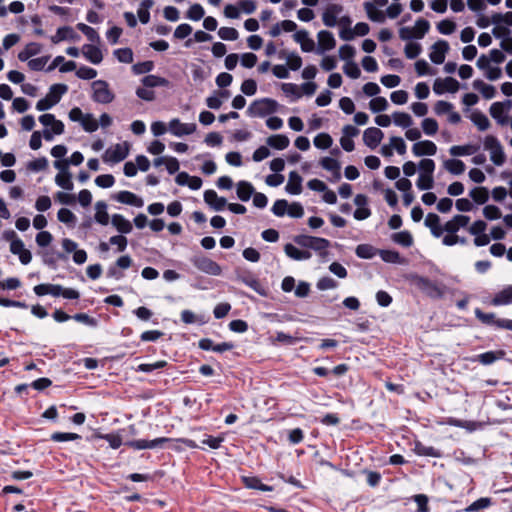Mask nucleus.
Returning a JSON list of instances; mask_svg holds the SVG:
<instances>
[{"label": "nucleus", "mask_w": 512, "mask_h": 512, "mask_svg": "<svg viewBox=\"0 0 512 512\" xmlns=\"http://www.w3.org/2000/svg\"><path fill=\"white\" fill-rule=\"evenodd\" d=\"M81 125L83 129L89 133L95 132L99 128L98 121L90 113L85 114V117L81 122Z\"/></svg>", "instance_id": "54"}, {"label": "nucleus", "mask_w": 512, "mask_h": 512, "mask_svg": "<svg viewBox=\"0 0 512 512\" xmlns=\"http://www.w3.org/2000/svg\"><path fill=\"white\" fill-rule=\"evenodd\" d=\"M195 123H182L179 119L175 118L169 122L170 132L177 136L182 137L184 135H190L196 131Z\"/></svg>", "instance_id": "14"}, {"label": "nucleus", "mask_w": 512, "mask_h": 512, "mask_svg": "<svg viewBox=\"0 0 512 512\" xmlns=\"http://www.w3.org/2000/svg\"><path fill=\"white\" fill-rule=\"evenodd\" d=\"M469 221V216L458 214L444 224V229L449 234H456L460 228L466 227Z\"/></svg>", "instance_id": "19"}, {"label": "nucleus", "mask_w": 512, "mask_h": 512, "mask_svg": "<svg viewBox=\"0 0 512 512\" xmlns=\"http://www.w3.org/2000/svg\"><path fill=\"white\" fill-rule=\"evenodd\" d=\"M190 261L199 271L205 274L219 276L222 273L221 266L204 255H195Z\"/></svg>", "instance_id": "6"}, {"label": "nucleus", "mask_w": 512, "mask_h": 512, "mask_svg": "<svg viewBox=\"0 0 512 512\" xmlns=\"http://www.w3.org/2000/svg\"><path fill=\"white\" fill-rule=\"evenodd\" d=\"M491 505V499L487 497H482L474 501L467 508V512H478L482 509H485Z\"/></svg>", "instance_id": "59"}, {"label": "nucleus", "mask_w": 512, "mask_h": 512, "mask_svg": "<svg viewBox=\"0 0 512 512\" xmlns=\"http://www.w3.org/2000/svg\"><path fill=\"white\" fill-rule=\"evenodd\" d=\"M413 29L417 34L416 39H422L428 33L430 29V23L424 18H419L416 21L415 27Z\"/></svg>", "instance_id": "52"}, {"label": "nucleus", "mask_w": 512, "mask_h": 512, "mask_svg": "<svg viewBox=\"0 0 512 512\" xmlns=\"http://www.w3.org/2000/svg\"><path fill=\"white\" fill-rule=\"evenodd\" d=\"M50 439L54 442H65V441H74L81 439V436L76 433H68V432H54Z\"/></svg>", "instance_id": "55"}, {"label": "nucleus", "mask_w": 512, "mask_h": 512, "mask_svg": "<svg viewBox=\"0 0 512 512\" xmlns=\"http://www.w3.org/2000/svg\"><path fill=\"white\" fill-rule=\"evenodd\" d=\"M476 318L485 325H492L497 328L507 329L505 322H511V319H497L494 313H486L483 312L480 308H476L475 311Z\"/></svg>", "instance_id": "13"}, {"label": "nucleus", "mask_w": 512, "mask_h": 512, "mask_svg": "<svg viewBox=\"0 0 512 512\" xmlns=\"http://www.w3.org/2000/svg\"><path fill=\"white\" fill-rule=\"evenodd\" d=\"M343 71L348 77L352 79H357L361 75V70L358 64L354 61L346 62V64L343 66Z\"/></svg>", "instance_id": "58"}, {"label": "nucleus", "mask_w": 512, "mask_h": 512, "mask_svg": "<svg viewBox=\"0 0 512 512\" xmlns=\"http://www.w3.org/2000/svg\"><path fill=\"white\" fill-rule=\"evenodd\" d=\"M242 482L246 488L256 489L264 492L273 491V486L263 484L256 476H243Z\"/></svg>", "instance_id": "26"}, {"label": "nucleus", "mask_w": 512, "mask_h": 512, "mask_svg": "<svg viewBox=\"0 0 512 512\" xmlns=\"http://www.w3.org/2000/svg\"><path fill=\"white\" fill-rule=\"evenodd\" d=\"M410 283L419 289L422 293L432 299H441L445 295V285L433 281L427 277L411 274L409 277Z\"/></svg>", "instance_id": "1"}, {"label": "nucleus", "mask_w": 512, "mask_h": 512, "mask_svg": "<svg viewBox=\"0 0 512 512\" xmlns=\"http://www.w3.org/2000/svg\"><path fill=\"white\" fill-rule=\"evenodd\" d=\"M111 223L120 233L123 234H128L133 229L131 222L121 214L112 215Z\"/></svg>", "instance_id": "30"}, {"label": "nucleus", "mask_w": 512, "mask_h": 512, "mask_svg": "<svg viewBox=\"0 0 512 512\" xmlns=\"http://www.w3.org/2000/svg\"><path fill=\"white\" fill-rule=\"evenodd\" d=\"M95 221L101 225H107L109 223V215L107 213V204L104 201H98L95 204Z\"/></svg>", "instance_id": "41"}, {"label": "nucleus", "mask_w": 512, "mask_h": 512, "mask_svg": "<svg viewBox=\"0 0 512 512\" xmlns=\"http://www.w3.org/2000/svg\"><path fill=\"white\" fill-rule=\"evenodd\" d=\"M392 117L394 124L404 129L409 128L413 124L412 117L406 112H394Z\"/></svg>", "instance_id": "45"}, {"label": "nucleus", "mask_w": 512, "mask_h": 512, "mask_svg": "<svg viewBox=\"0 0 512 512\" xmlns=\"http://www.w3.org/2000/svg\"><path fill=\"white\" fill-rule=\"evenodd\" d=\"M68 91L66 84H53L50 86L49 93L46 97L40 99L36 103V109L38 111H46L56 105L62 98V96Z\"/></svg>", "instance_id": "3"}, {"label": "nucleus", "mask_w": 512, "mask_h": 512, "mask_svg": "<svg viewBox=\"0 0 512 512\" xmlns=\"http://www.w3.org/2000/svg\"><path fill=\"white\" fill-rule=\"evenodd\" d=\"M445 169L453 174V175H460L465 171V164L462 160L459 159H449L444 162Z\"/></svg>", "instance_id": "42"}, {"label": "nucleus", "mask_w": 512, "mask_h": 512, "mask_svg": "<svg viewBox=\"0 0 512 512\" xmlns=\"http://www.w3.org/2000/svg\"><path fill=\"white\" fill-rule=\"evenodd\" d=\"M492 306H502L512 304V285H509L497 292L490 301Z\"/></svg>", "instance_id": "25"}, {"label": "nucleus", "mask_w": 512, "mask_h": 512, "mask_svg": "<svg viewBox=\"0 0 512 512\" xmlns=\"http://www.w3.org/2000/svg\"><path fill=\"white\" fill-rule=\"evenodd\" d=\"M412 152L417 157L424 155L433 156L437 152V146L430 140H424L415 143L412 147Z\"/></svg>", "instance_id": "21"}, {"label": "nucleus", "mask_w": 512, "mask_h": 512, "mask_svg": "<svg viewBox=\"0 0 512 512\" xmlns=\"http://www.w3.org/2000/svg\"><path fill=\"white\" fill-rule=\"evenodd\" d=\"M473 88L479 91L485 99H492L496 95L495 87L477 79L473 82Z\"/></svg>", "instance_id": "32"}, {"label": "nucleus", "mask_w": 512, "mask_h": 512, "mask_svg": "<svg viewBox=\"0 0 512 512\" xmlns=\"http://www.w3.org/2000/svg\"><path fill=\"white\" fill-rule=\"evenodd\" d=\"M113 198L122 204L135 206L137 208H141L144 205L143 199L130 191H120L115 194Z\"/></svg>", "instance_id": "18"}, {"label": "nucleus", "mask_w": 512, "mask_h": 512, "mask_svg": "<svg viewBox=\"0 0 512 512\" xmlns=\"http://www.w3.org/2000/svg\"><path fill=\"white\" fill-rule=\"evenodd\" d=\"M313 142L318 149H328L331 147L333 139L328 133H320L314 138Z\"/></svg>", "instance_id": "50"}, {"label": "nucleus", "mask_w": 512, "mask_h": 512, "mask_svg": "<svg viewBox=\"0 0 512 512\" xmlns=\"http://www.w3.org/2000/svg\"><path fill=\"white\" fill-rule=\"evenodd\" d=\"M471 121L480 131H485L490 127V121L487 116L481 111H474L471 114Z\"/></svg>", "instance_id": "43"}, {"label": "nucleus", "mask_w": 512, "mask_h": 512, "mask_svg": "<svg viewBox=\"0 0 512 512\" xmlns=\"http://www.w3.org/2000/svg\"><path fill=\"white\" fill-rule=\"evenodd\" d=\"M438 128H439L438 123L433 118H425L422 121V129H423L424 133L429 136L435 135L438 131Z\"/></svg>", "instance_id": "62"}, {"label": "nucleus", "mask_w": 512, "mask_h": 512, "mask_svg": "<svg viewBox=\"0 0 512 512\" xmlns=\"http://www.w3.org/2000/svg\"><path fill=\"white\" fill-rule=\"evenodd\" d=\"M414 451L419 456L439 458L442 455L439 450L435 449L432 446H426L419 441L415 443Z\"/></svg>", "instance_id": "38"}, {"label": "nucleus", "mask_w": 512, "mask_h": 512, "mask_svg": "<svg viewBox=\"0 0 512 512\" xmlns=\"http://www.w3.org/2000/svg\"><path fill=\"white\" fill-rule=\"evenodd\" d=\"M129 154V144L124 142L123 144H116L113 147L108 148L102 156L105 163H119L127 158Z\"/></svg>", "instance_id": "7"}, {"label": "nucleus", "mask_w": 512, "mask_h": 512, "mask_svg": "<svg viewBox=\"0 0 512 512\" xmlns=\"http://www.w3.org/2000/svg\"><path fill=\"white\" fill-rule=\"evenodd\" d=\"M279 58H286L288 68L293 71H297L302 66V58L296 53H288L285 50H281L279 52Z\"/></svg>", "instance_id": "33"}, {"label": "nucleus", "mask_w": 512, "mask_h": 512, "mask_svg": "<svg viewBox=\"0 0 512 512\" xmlns=\"http://www.w3.org/2000/svg\"><path fill=\"white\" fill-rule=\"evenodd\" d=\"M329 246H330V241L329 240H327L325 238L315 237L314 236V239L312 241L311 249L320 252V254L322 256H324V255L327 254V252H325L324 250H326Z\"/></svg>", "instance_id": "61"}, {"label": "nucleus", "mask_w": 512, "mask_h": 512, "mask_svg": "<svg viewBox=\"0 0 512 512\" xmlns=\"http://www.w3.org/2000/svg\"><path fill=\"white\" fill-rule=\"evenodd\" d=\"M79 39L80 36L77 33H75L73 28L70 26L59 27L56 31V34L51 37V41L54 44H57L64 40L76 41Z\"/></svg>", "instance_id": "22"}, {"label": "nucleus", "mask_w": 512, "mask_h": 512, "mask_svg": "<svg viewBox=\"0 0 512 512\" xmlns=\"http://www.w3.org/2000/svg\"><path fill=\"white\" fill-rule=\"evenodd\" d=\"M460 88L459 82L453 77H446L444 79L437 78L433 84V91L437 95H442L445 92L456 93Z\"/></svg>", "instance_id": "9"}, {"label": "nucleus", "mask_w": 512, "mask_h": 512, "mask_svg": "<svg viewBox=\"0 0 512 512\" xmlns=\"http://www.w3.org/2000/svg\"><path fill=\"white\" fill-rule=\"evenodd\" d=\"M302 177L296 171L289 173L288 183L285 187L287 193L291 195H298L302 192Z\"/></svg>", "instance_id": "24"}, {"label": "nucleus", "mask_w": 512, "mask_h": 512, "mask_svg": "<svg viewBox=\"0 0 512 512\" xmlns=\"http://www.w3.org/2000/svg\"><path fill=\"white\" fill-rule=\"evenodd\" d=\"M318 47L317 54H324L326 51L332 50L336 46V40L332 32L328 30H321L318 32Z\"/></svg>", "instance_id": "11"}, {"label": "nucleus", "mask_w": 512, "mask_h": 512, "mask_svg": "<svg viewBox=\"0 0 512 512\" xmlns=\"http://www.w3.org/2000/svg\"><path fill=\"white\" fill-rule=\"evenodd\" d=\"M266 143L274 149L284 150L289 146L290 140L284 134H276L268 137Z\"/></svg>", "instance_id": "31"}, {"label": "nucleus", "mask_w": 512, "mask_h": 512, "mask_svg": "<svg viewBox=\"0 0 512 512\" xmlns=\"http://www.w3.org/2000/svg\"><path fill=\"white\" fill-rule=\"evenodd\" d=\"M42 51V45L36 42L28 43L25 48L18 53V59L21 62L29 61L31 57L38 55Z\"/></svg>", "instance_id": "27"}, {"label": "nucleus", "mask_w": 512, "mask_h": 512, "mask_svg": "<svg viewBox=\"0 0 512 512\" xmlns=\"http://www.w3.org/2000/svg\"><path fill=\"white\" fill-rule=\"evenodd\" d=\"M404 52L408 59H415L422 52V46L419 43L410 42L405 45Z\"/></svg>", "instance_id": "60"}, {"label": "nucleus", "mask_w": 512, "mask_h": 512, "mask_svg": "<svg viewBox=\"0 0 512 512\" xmlns=\"http://www.w3.org/2000/svg\"><path fill=\"white\" fill-rule=\"evenodd\" d=\"M171 439L167 437H160L155 438L153 440H145V439H139V440H131L125 443L126 446L131 447L136 450H142V449H154V448H161L163 445L167 442H170Z\"/></svg>", "instance_id": "10"}, {"label": "nucleus", "mask_w": 512, "mask_h": 512, "mask_svg": "<svg viewBox=\"0 0 512 512\" xmlns=\"http://www.w3.org/2000/svg\"><path fill=\"white\" fill-rule=\"evenodd\" d=\"M364 8L367 13L368 18L377 23H383L386 19V15L383 11L377 10L375 5L372 2H365Z\"/></svg>", "instance_id": "35"}, {"label": "nucleus", "mask_w": 512, "mask_h": 512, "mask_svg": "<svg viewBox=\"0 0 512 512\" xmlns=\"http://www.w3.org/2000/svg\"><path fill=\"white\" fill-rule=\"evenodd\" d=\"M379 249H376L371 244H359L355 249V254L361 259H372L378 254Z\"/></svg>", "instance_id": "39"}, {"label": "nucleus", "mask_w": 512, "mask_h": 512, "mask_svg": "<svg viewBox=\"0 0 512 512\" xmlns=\"http://www.w3.org/2000/svg\"><path fill=\"white\" fill-rule=\"evenodd\" d=\"M113 54L121 63L130 64L133 62V51L131 48H119L114 50Z\"/></svg>", "instance_id": "49"}, {"label": "nucleus", "mask_w": 512, "mask_h": 512, "mask_svg": "<svg viewBox=\"0 0 512 512\" xmlns=\"http://www.w3.org/2000/svg\"><path fill=\"white\" fill-rule=\"evenodd\" d=\"M298 342V338L284 332H277L275 338H271V343L276 345L277 343L283 345H294Z\"/></svg>", "instance_id": "48"}, {"label": "nucleus", "mask_w": 512, "mask_h": 512, "mask_svg": "<svg viewBox=\"0 0 512 512\" xmlns=\"http://www.w3.org/2000/svg\"><path fill=\"white\" fill-rule=\"evenodd\" d=\"M205 11L200 4H193L187 11V18L193 21H199L204 17Z\"/></svg>", "instance_id": "63"}, {"label": "nucleus", "mask_w": 512, "mask_h": 512, "mask_svg": "<svg viewBox=\"0 0 512 512\" xmlns=\"http://www.w3.org/2000/svg\"><path fill=\"white\" fill-rule=\"evenodd\" d=\"M93 94L92 100L96 103L100 104H109L111 103L115 95L109 89V84L105 80H95L91 84Z\"/></svg>", "instance_id": "5"}, {"label": "nucleus", "mask_w": 512, "mask_h": 512, "mask_svg": "<svg viewBox=\"0 0 512 512\" xmlns=\"http://www.w3.org/2000/svg\"><path fill=\"white\" fill-rule=\"evenodd\" d=\"M236 280L250 287L261 296L267 295L266 288L250 271H236Z\"/></svg>", "instance_id": "8"}, {"label": "nucleus", "mask_w": 512, "mask_h": 512, "mask_svg": "<svg viewBox=\"0 0 512 512\" xmlns=\"http://www.w3.org/2000/svg\"><path fill=\"white\" fill-rule=\"evenodd\" d=\"M479 148H480L479 145H472V144H467V145H463V146L455 145L449 149V153L452 156L473 155L479 150Z\"/></svg>", "instance_id": "36"}, {"label": "nucleus", "mask_w": 512, "mask_h": 512, "mask_svg": "<svg viewBox=\"0 0 512 512\" xmlns=\"http://www.w3.org/2000/svg\"><path fill=\"white\" fill-rule=\"evenodd\" d=\"M218 35L222 40L225 41H235L239 37L238 31L232 27H221L218 30Z\"/></svg>", "instance_id": "56"}, {"label": "nucleus", "mask_w": 512, "mask_h": 512, "mask_svg": "<svg viewBox=\"0 0 512 512\" xmlns=\"http://www.w3.org/2000/svg\"><path fill=\"white\" fill-rule=\"evenodd\" d=\"M82 53H83L84 57L92 64H95V65L100 64L103 60V54H102L100 48H98L95 45H92V44L83 45Z\"/></svg>", "instance_id": "23"}, {"label": "nucleus", "mask_w": 512, "mask_h": 512, "mask_svg": "<svg viewBox=\"0 0 512 512\" xmlns=\"http://www.w3.org/2000/svg\"><path fill=\"white\" fill-rule=\"evenodd\" d=\"M153 69H154V62L150 61V60L138 62L132 66V71L136 75H141V74L151 72Z\"/></svg>", "instance_id": "57"}, {"label": "nucleus", "mask_w": 512, "mask_h": 512, "mask_svg": "<svg viewBox=\"0 0 512 512\" xmlns=\"http://www.w3.org/2000/svg\"><path fill=\"white\" fill-rule=\"evenodd\" d=\"M391 239L394 243L406 248L411 247L414 243L412 234L407 230L393 233Z\"/></svg>", "instance_id": "34"}, {"label": "nucleus", "mask_w": 512, "mask_h": 512, "mask_svg": "<svg viewBox=\"0 0 512 512\" xmlns=\"http://www.w3.org/2000/svg\"><path fill=\"white\" fill-rule=\"evenodd\" d=\"M388 105V101L384 97H375L369 102V108L373 113L386 110Z\"/></svg>", "instance_id": "53"}, {"label": "nucleus", "mask_w": 512, "mask_h": 512, "mask_svg": "<svg viewBox=\"0 0 512 512\" xmlns=\"http://www.w3.org/2000/svg\"><path fill=\"white\" fill-rule=\"evenodd\" d=\"M57 218L60 222L62 223H65L67 225H72L74 226L75 223H76V216L74 215L73 212H71L69 209L67 208H61L58 213H57Z\"/></svg>", "instance_id": "51"}, {"label": "nucleus", "mask_w": 512, "mask_h": 512, "mask_svg": "<svg viewBox=\"0 0 512 512\" xmlns=\"http://www.w3.org/2000/svg\"><path fill=\"white\" fill-rule=\"evenodd\" d=\"M72 175L70 172H67V173H58L55 177V183L65 189V190H68V191H71L73 190L74 188V185H73V182H72Z\"/></svg>", "instance_id": "47"}, {"label": "nucleus", "mask_w": 512, "mask_h": 512, "mask_svg": "<svg viewBox=\"0 0 512 512\" xmlns=\"http://www.w3.org/2000/svg\"><path fill=\"white\" fill-rule=\"evenodd\" d=\"M279 103L272 98H262L253 101L247 109L250 117H265L277 112Z\"/></svg>", "instance_id": "2"}, {"label": "nucleus", "mask_w": 512, "mask_h": 512, "mask_svg": "<svg viewBox=\"0 0 512 512\" xmlns=\"http://www.w3.org/2000/svg\"><path fill=\"white\" fill-rule=\"evenodd\" d=\"M284 251L289 258L297 261L308 260L312 256L311 252L308 250H299L290 243L284 246Z\"/></svg>", "instance_id": "28"}, {"label": "nucleus", "mask_w": 512, "mask_h": 512, "mask_svg": "<svg viewBox=\"0 0 512 512\" xmlns=\"http://www.w3.org/2000/svg\"><path fill=\"white\" fill-rule=\"evenodd\" d=\"M383 137L384 133L382 130L376 127H369L363 133V141L371 149H375Z\"/></svg>", "instance_id": "16"}, {"label": "nucleus", "mask_w": 512, "mask_h": 512, "mask_svg": "<svg viewBox=\"0 0 512 512\" xmlns=\"http://www.w3.org/2000/svg\"><path fill=\"white\" fill-rule=\"evenodd\" d=\"M254 191L253 185L248 181L242 180L237 183V197L243 202L249 201Z\"/></svg>", "instance_id": "29"}, {"label": "nucleus", "mask_w": 512, "mask_h": 512, "mask_svg": "<svg viewBox=\"0 0 512 512\" xmlns=\"http://www.w3.org/2000/svg\"><path fill=\"white\" fill-rule=\"evenodd\" d=\"M343 11V6L340 4H329L322 14V21L327 27H334L337 25V16Z\"/></svg>", "instance_id": "15"}, {"label": "nucleus", "mask_w": 512, "mask_h": 512, "mask_svg": "<svg viewBox=\"0 0 512 512\" xmlns=\"http://www.w3.org/2000/svg\"><path fill=\"white\" fill-rule=\"evenodd\" d=\"M141 81L147 88L165 87L169 84V81L166 78L152 74L143 77Z\"/></svg>", "instance_id": "40"}, {"label": "nucleus", "mask_w": 512, "mask_h": 512, "mask_svg": "<svg viewBox=\"0 0 512 512\" xmlns=\"http://www.w3.org/2000/svg\"><path fill=\"white\" fill-rule=\"evenodd\" d=\"M469 196L472 198V200L479 204H485L489 199V191L486 187L480 186V187H474L470 192Z\"/></svg>", "instance_id": "37"}, {"label": "nucleus", "mask_w": 512, "mask_h": 512, "mask_svg": "<svg viewBox=\"0 0 512 512\" xmlns=\"http://www.w3.org/2000/svg\"><path fill=\"white\" fill-rule=\"evenodd\" d=\"M489 112L491 117L495 119L499 125L504 126L508 124L509 118L507 113L503 109L499 108L498 104L493 103L490 106Z\"/></svg>", "instance_id": "44"}, {"label": "nucleus", "mask_w": 512, "mask_h": 512, "mask_svg": "<svg viewBox=\"0 0 512 512\" xmlns=\"http://www.w3.org/2000/svg\"><path fill=\"white\" fill-rule=\"evenodd\" d=\"M432 51L429 54L430 60L434 64H442L445 60V54L449 51V43L446 40H438L431 46Z\"/></svg>", "instance_id": "12"}, {"label": "nucleus", "mask_w": 512, "mask_h": 512, "mask_svg": "<svg viewBox=\"0 0 512 512\" xmlns=\"http://www.w3.org/2000/svg\"><path fill=\"white\" fill-rule=\"evenodd\" d=\"M204 201L215 211H222L228 204L224 197H219L212 189L204 192Z\"/></svg>", "instance_id": "20"}, {"label": "nucleus", "mask_w": 512, "mask_h": 512, "mask_svg": "<svg viewBox=\"0 0 512 512\" xmlns=\"http://www.w3.org/2000/svg\"><path fill=\"white\" fill-rule=\"evenodd\" d=\"M378 254L381 257V259L386 263L400 264L403 262L399 252L395 250L381 249L378 251Z\"/></svg>", "instance_id": "46"}, {"label": "nucleus", "mask_w": 512, "mask_h": 512, "mask_svg": "<svg viewBox=\"0 0 512 512\" xmlns=\"http://www.w3.org/2000/svg\"><path fill=\"white\" fill-rule=\"evenodd\" d=\"M506 355L504 350L487 351L478 355H475L471 361L479 362L482 365H491L495 361L503 359Z\"/></svg>", "instance_id": "17"}, {"label": "nucleus", "mask_w": 512, "mask_h": 512, "mask_svg": "<svg viewBox=\"0 0 512 512\" xmlns=\"http://www.w3.org/2000/svg\"><path fill=\"white\" fill-rule=\"evenodd\" d=\"M492 24H506L507 26H512V12H507L505 14L502 13H494L491 16Z\"/></svg>", "instance_id": "64"}, {"label": "nucleus", "mask_w": 512, "mask_h": 512, "mask_svg": "<svg viewBox=\"0 0 512 512\" xmlns=\"http://www.w3.org/2000/svg\"><path fill=\"white\" fill-rule=\"evenodd\" d=\"M484 148L490 151V159L496 166H502L505 163L506 155L497 137L487 135L484 139Z\"/></svg>", "instance_id": "4"}]
</instances>
